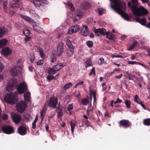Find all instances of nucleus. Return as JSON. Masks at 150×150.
I'll return each mask as SVG.
<instances>
[{
    "label": "nucleus",
    "instance_id": "f257e3e1",
    "mask_svg": "<svg viewBox=\"0 0 150 150\" xmlns=\"http://www.w3.org/2000/svg\"><path fill=\"white\" fill-rule=\"evenodd\" d=\"M113 6L111 4L110 7L115 12L118 13L125 19L127 21L129 20L128 14L124 11L126 9V3L121 0H113Z\"/></svg>",
    "mask_w": 150,
    "mask_h": 150
},
{
    "label": "nucleus",
    "instance_id": "f03ea898",
    "mask_svg": "<svg viewBox=\"0 0 150 150\" xmlns=\"http://www.w3.org/2000/svg\"><path fill=\"white\" fill-rule=\"evenodd\" d=\"M131 2L130 1L128 2L127 5L129 7L131 8L134 15L141 16L148 13V10L143 7H137V0H131Z\"/></svg>",
    "mask_w": 150,
    "mask_h": 150
},
{
    "label": "nucleus",
    "instance_id": "7ed1b4c3",
    "mask_svg": "<svg viewBox=\"0 0 150 150\" xmlns=\"http://www.w3.org/2000/svg\"><path fill=\"white\" fill-rule=\"evenodd\" d=\"M17 94L16 91L11 92L7 94L4 97L5 101L8 103L15 104L17 97Z\"/></svg>",
    "mask_w": 150,
    "mask_h": 150
},
{
    "label": "nucleus",
    "instance_id": "20e7f679",
    "mask_svg": "<svg viewBox=\"0 0 150 150\" xmlns=\"http://www.w3.org/2000/svg\"><path fill=\"white\" fill-rule=\"evenodd\" d=\"M18 85V81L15 79H12L9 82L6 86V90L7 91H12Z\"/></svg>",
    "mask_w": 150,
    "mask_h": 150
},
{
    "label": "nucleus",
    "instance_id": "39448f33",
    "mask_svg": "<svg viewBox=\"0 0 150 150\" xmlns=\"http://www.w3.org/2000/svg\"><path fill=\"white\" fill-rule=\"evenodd\" d=\"M58 102L57 98H54V96L50 97L48 101H46L45 103H47V105L50 107L53 108L54 109L56 108L57 104Z\"/></svg>",
    "mask_w": 150,
    "mask_h": 150
},
{
    "label": "nucleus",
    "instance_id": "423d86ee",
    "mask_svg": "<svg viewBox=\"0 0 150 150\" xmlns=\"http://www.w3.org/2000/svg\"><path fill=\"white\" fill-rule=\"evenodd\" d=\"M27 106V103L23 101H21L16 105L17 111L21 113L23 112L25 110Z\"/></svg>",
    "mask_w": 150,
    "mask_h": 150
},
{
    "label": "nucleus",
    "instance_id": "0eeeda50",
    "mask_svg": "<svg viewBox=\"0 0 150 150\" xmlns=\"http://www.w3.org/2000/svg\"><path fill=\"white\" fill-rule=\"evenodd\" d=\"M27 85L25 82H21L17 88V91L20 94L24 93L27 90Z\"/></svg>",
    "mask_w": 150,
    "mask_h": 150
},
{
    "label": "nucleus",
    "instance_id": "6e6552de",
    "mask_svg": "<svg viewBox=\"0 0 150 150\" xmlns=\"http://www.w3.org/2000/svg\"><path fill=\"white\" fill-rule=\"evenodd\" d=\"M2 129L4 133L7 134H11L14 132L13 127L8 125H5L2 126Z\"/></svg>",
    "mask_w": 150,
    "mask_h": 150
},
{
    "label": "nucleus",
    "instance_id": "1a4fd4ad",
    "mask_svg": "<svg viewBox=\"0 0 150 150\" xmlns=\"http://www.w3.org/2000/svg\"><path fill=\"white\" fill-rule=\"evenodd\" d=\"M19 8V5L17 3H14L12 4L10 6L9 14L11 16H13L15 13V11Z\"/></svg>",
    "mask_w": 150,
    "mask_h": 150
},
{
    "label": "nucleus",
    "instance_id": "9d476101",
    "mask_svg": "<svg viewBox=\"0 0 150 150\" xmlns=\"http://www.w3.org/2000/svg\"><path fill=\"white\" fill-rule=\"evenodd\" d=\"M20 68L21 67L18 66L13 67L10 70V74L13 76H17L20 71Z\"/></svg>",
    "mask_w": 150,
    "mask_h": 150
},
{
    "label": "nucleus",
    "instance_id": "9b49d317",
    "mask_svg": "<svg viewBox=\"0 0 150 150\" xmlns=\"http://www.w3.org/2000/svg\"><path fill=\"white\" fill-rule=\"evenodd\" d=\"M64 44L62 42L59 43L57 47V53L59 57L61 56L63 52Z\"/></svg>",
    "mask_w": 150,
    "mask_h": 150
},
{
    "label": "nucleus",
    "instance_id": "f8f14e48",
    "mask_svg": "<svg viewBox=\"0 0 150 150\" xmlns=\"http://www.w3.org/2000/svg\"><path fill=\"white\" fill-rule=\"evenodd\" d=\"M119 124L120 127L123 126L127 128L129 127L132 124L128 120H123L120 121Z\"/></svg>",
    "mask_w": 150,
    "mask_h": 150
},
{
    "label": "nucleus",
    "instance_id": "ddd939ff",
    "mask_svg": "<svg viewBox=\"0 0 150 150\" xmlns=\"http://www.w3.org/2000/svg\"><path fill=\"white\" fill-rule=\"evenodd\" d=\"M80 31L82 34L84 36H87L88 34V29L86 25H83L81 27Z\"/></svg>",
    "mask_w": 150,
    "mask_h": 150
},
{
    "label": "nucleus",
    "instance_id": "4468645a",
    "mask_svg": "<svg viewBox=\"0 0 150 150\" xmlns=\"http://www.w3.org/2000/svg\"><path fill=\"white\" fill-rule=\"evenodd\" d=\"M80 30V26L78 25H76L72 26L69 30V33L71 34L72 33L77 32Z\"/></svg>",
    "mask_w": 150,
    "mask_h": 150
},
{
    "label": "nucleus",
    "instance_id": "2eb2a0df",
    "mask_svg": "<svg viewBox=\"0 0 150 150\" xmlns=\"http://www.w3.org/2000/svg\"><path fill=\"white\" fill-rule=\"evenodd\" d=\"M12 118L14 122L16 124L19 123L22 119L21 116L16 113L13 114L12 116Z\"/></svg>",
    "mask_w": 150,
    "mask_h": 150
},
{
    "label": "nucleus",
    "instance_id": "dca6fc26",
    "mask_svg": "<svg viewBox=\"0 0 150 150\" xmlns=\"http://www.w3.org/2000/svg\"><path fill=\"white\" fill-rule=\"evenodd\" d=\"M18 133L21 135H24L27 133V129L25 127L21 126L18 129Z\"/></svg>",
    "mask_w": 150,
    "mask_h": 150
},
{
    "label": "nucleus",
    "instance_id": "f3484780",
    "mask_svg": "<svg viewBox=\"0 0 150 150\" xmlns=\"http://www.w3.org/2000/svg\"><path fill=\"white\" fill-rule=\"evenodd\" d=\"M47 109V103H45L44 105V107L40 112V115L41 117L42 121L44 119Z\"/></svg>",
    "mask_w": 150,
    "mask_h": 150
},
{
    "label": "nucleus",
    "instance_id": "a211bd4d",
    "mask_svg": "<svg viewBox=\"0 0 150 150\" xmlns=\"http://www.w3.org/2000/svg\"><path fill=\"white\" fill-rule=\"evenodd\" d=\"M11 51L10 49L8 47H6L2 50L3 54L6 56H8L11 53Z\"/></svg>",
    "mask_w": 150,
    "mask_h": 150
},
{
    "label": "nucleus",
    "instance_id": "6ab92c4d",
    "mask_svg": "<svg viewBox=\"0 0 150 150\" xmlns=\"http://www.w3.org/2000/svg\"><path fill=\"white\" fill-rule=\"evenodd\" d=\"M136 21L137 22L140 23L142 25L145 26L146 25V19L145 17H144L142 19L137 18L136 19Z\"/></svg>",
    "mask_w": 150,
    "mask_h": 150
},
{
    "label": "nucleus",
    "instance_id": "aec40b11",
    "mask_svg": "<svg viewBox=\"0 0 150 150\" xmlns=\"http://www.w3.org/2000/svg\"><path fill=\"white\" fill-rule=\"evenodd\" d=\"M33 3L37 9H40V6H43V4L40 0H36L33 2Z\"/></svg>",
    "mask_w": 150,
    "mask_h": 150
},
{
    "label": "nucleus",
    "instance_id": "412c9836",
    "mask_svg": "<svg viewBox=\"0 0 150 150\" xmlns=\"http://www.w3.org/2000/svg\"><path fill=\"white\" fill-rule=\"evenodd\" d=\"M70 126L71 129V132L72 134L73 133L75 127L77 123V122L74 120L72 119L70 121Z\"/></svg>",
    "mask_w": 150,
    "mask_h": 150
},
{
    "label": "nucleus",
    "instance_id": "4be33fe9",
    "mask_svg": "<svg viewBox=\"0 0 150 150\" xmlns=\"http://www.w3.org/2000/svg\"><path fill=\"white\" fill-rule=\"evenodd\" d=\"M74 52V49L73 47L68 48L67 50V54L68 57H70L72 56Z\"/></svg>",
    "mask_w": 150,
    "mask_h": 150
},
{
    "label": "nucleus",
    "instance_id": "5701e85b",
    "mask_svg": "<svg viewBox=\"0 0 150 150\" xmlns=\"http://www.w3.org/2000/svg\"><path fill=\"white\" fill-rule=\"evenodd\" d=\"M65 4L68 6L71 11H74L75 10V9L74 8V5L70 2H67V3H64Z\"/></svg>",
    "mask_w": 150,
    "mask_h": 150
},
{
    "label": "nucleus",
    "instance_id": "b1692460",
    "mask_svg": "<svg viewBox=\"0 0 150 150\" xmlns=\"http://www.w3.org/2000/svg\"><path fill=\"white\" fill-rule=\"evenodd\" d=\"M8 42V40L5 39H2L0 40V48L4 47Z\"/></svg>",
    "mask_w": 150,
    "mask_h": 150
},
{
    "label": "nucleus",
    "instance_id": "393cba45",
    "mask_svg": "<svg viewBox=\"0 0 150 150\" xmlns=\"http://www.w3.org/2000/svg\"><path fill=\"white\" fill-rule=\"evenodd\" d=\"M30 93L28 92H26V93H25L24 95V97L25 100L28 101L30 102Z\"/></svg>",
    "mask_w": 150,
    "mask_h": 150
},
{
    "label": "nucleus",
    "instance_id": "a878e982",
    "mask_svg": "<svg viewBox=\"0 0 150 150\" xmlns=\"http://www.w3.org/2000/svg\"><path fill=\"white\" fill-rule=\"evenodd\" d=\"M21 16L23 18L30 23H33L34 22V21L31 18L27 16L21 15Z\"/></svg>",
    "mask_w": 150,
    "mask_h": 150
},
{
    "label": "nucleus",
    "instance_id": "bb28decb",
    "mask_svg": "<svg viewBox=\"0 0 150 150\" xmlns=\"http://www.w3.org/2000/svg\"><path fill=\"white\" fill-rule=\"evenodd\" d=\"M63 67V65L62 63L57 64L53 67V68L54 69L55 68V70L56 71L60 70L62 67Z\"/></svg>",
    "mask_w": 150,
    "mask_h": 150
},
{
    "label": "nucleus",
    "instance_id": "cd10ccee",
    "mask_svg": "<svg viewBox=\"0 0 150 150\" xmlns=\"http://www.w3.org/2000/svg\"><path fill=\"white\" fill-rule=\"evenodd\" d=\"M5 28L4 27L0 28V38H2L5 35Z\"/></svg>",
    "mask_w": 150,
    "mask_h": 150
},
{
    "label": "nucleus",
    "instance_id": "c85d7f7f",
    "mask_svg": "<svg viewBox=\"0 0 150 150\" xmlns=\"http://www.w3.org/2000/svg\"><path fill=\"white\" fill-rule=\"evenodd\" d=\"M33 27L34 30H35L39 33H40L41 31L40 30L42 29V28L40 27L37 25H33Z\"/></svg>",
    "mask_w": 150,
    "mask_h": 150
},
{
    "label": "nucleus",
    "instance_id": "c756f323",
    "mask_svg": "<svg viewBox=\"0 0 150 150\" xmlns=\"http://www.w3.org/2000/svg\"><path fill=\"white\" fill-rule=\"evenodd\" d=\"M57 55L54 53L52 52L50 57L51 62L53 63L56 60V56Z\"/></svg>",
    "mask_w": 150,
    "mask_h": 150
},
{
    "label": "nucleus",
    "instance_id": "7c9ffc66",
    "mask_svg": "<svg viewBox=\"0 0 150 150\" xmlns=\"http://www.w3.org/2000/svg\"><path fill=\"white\" fill-rule=\"evenodd\" d=\"M66 45L68 46V48L73 47L72 43L70 40L68 39H67L66 41Z\"/></svg>",
    "mask_w": 150,
    "mask_h": 150
},
{
    "label": "nucleus",
    "instance_id": "2f4dec72",
    "mask_svg": "<svg viewBox=\"0 0 150 150\" xmlns=\"http://www.w3.org/2000/svg\"><path fill=\"white\" fill-rule=\"evenodd\" d=\"M143 124L145 125H150V118H147L143 120Z\"/></svg>",
    "mask_w": 150,
    "mask_h": 150
},
{
    "label": "nucleus",
    "instance_id": "473e14b6",
    "mask_svg": "<svg viewBox=\"0 0 150 150\" xmlns=\"http://www.w3.org/2000/svg\"><path fill=\"white\" fill-rule=\"evenodd\" d=\"M76 16L80 18L82 16L83 13L81 11L77 9L76 11Z\"/></svg>",
    "mask_w": 150,
    "mask_h": 150
},
{
    "label": "nucleus",
    "instance_id": "72a5a7b5",
    "mask_svg": "<svg viewBox=\"0 0 150 150\" xmlns=\"http://www.w3.org/2000/svg\"><path fill=\"white\" fill-rule=\"evenodd\" d=\"M89 103V100L87 99L84 98L82 100V103L84 105H86Z\"/></svg>",
    "mask_w": 150,
    "mask_h": 150
},
{
    "label": "nucleus",
    "instance_id": "f704fd0d",
    "mask_svg": "<svg viewBox=\"0 0 150 150\" xmlns=\"http://www.w3.org/2000/svg\"><path fill=\"white\" fill-rule=\"evenodd\" d=\"M105 12V10L101 8H98V14L100 15H102Z\"/></svg>",
    "mask_w": 150,
    "mask_h": 150
},
{
    "label": "nucleus",
    "instance_id": "c9c22d12",
    "mask_svg": "<svg viewBox=\"0 0 150 150\" xmlns=\"http://www.w3.org/2000/svg\"><path fill=\"white\" fill-rule=\"evenodd\" d=\"M7 4V1H5V2H4L3 3V8L4 10V11L6 13L7 12L8 7H7L6 6Z\"/></svg>",
    "mask_w": 150,
    "mask_h": 150
},
{
    "label": "nucleus",
    "instance_id": "e433bc0d",
    "mask_svg": "<svg viewBox=\"0 0 150 150\" xmlns=\"http://www.w3.org/2000/svg\"><path fill=\"white\" fill-rule=\"evenodd\" d=\"M53 69V68H50L47 71L48 73L51 74H54L56 73V71H55V70H54V69Z\"/></svg>",
    "mask_w": 150,
    "mask_h": 150
},
{
    "label": "nucleus",
    "instance_id": "4c0bfd02",
    "mask_svg": "<svg viewBox=\"0 0 150 150\" xmlns=\"http://www.w3.org/2000/svg\"><path fill=\"white\" fill-rule=\"evenodd\" d=\"M125 103L127 108H130L131 102L130 100H126L125 102Z\"/></svg>",
    "mask_w": 150,
    "mask_h": 150
},
{
    "label": "nucleus",
    "instance_id": "58836bf2",
    "mask_svg": "<svg viewBox=\"0 0 150 150\" xmlns=\"http://www.w3.org/2000/svg\"><path fill=\"white\" fill-rule=\"evenodd\" d=\"M47 79L49 82L51 81L52 80L54 79V76L50 75H48Z\"/></svg>",
    "mask_w": 150,
    "mask_h": 150
},
{
    "label": "nucleus",
    "instance_id": "ea45409f",
    "mask_svg": "<svg viewBox=\"0 0 150 150\" xmlns=\"http://www.w3.org/2000/svg\"><path fill=\"white\" fill-rule=\"evenodd\" d=\"M99 30H100L99 32H100V34L103 36L105 35L106 30L104 28H99Z\"/></svg>",
    "mask_w": 150,
    "mask_h": 150
},
{
    "label": "nucleus",
    "instance_id": "a19ab883",
    "mask_svg": "<svg viewBox=\"0 0 150 150\" xmlns=\"http://www.w3.org/2000/svg\"><path fill=\"white\" fill-rule=\"evenodd\" d=\"M38 48L39 50L38 52H39L41 57L43 58H44L45 57V55L43 51L40 49V48L39 47H38Z\"/></svg>",
    "mask_w": 150,
    "mask_h": 150
},
{
    "label": "nucleus",
    "instance_id": "79ce46f5",
    "mask_svg": "<svg viewBox=\"0 0 150 150\" xmlns=\"http://www.w3.org/2000/svg\"><path fill=\"white\" fill-rule=\"evenodd\" d=\"M72 85V83L71 82H69V83L65 84L64 86V88L65 90H67V89L69 88Z\"/></svg>",
    "mask_w": 150,
    "mask_h": 150
},
{
    "label": "nucleus",
    "instance_id": "37998d69",
    "mask_svg": "<svg viewBox=\"0 0 150 150\" xmlns=\"http://www.w3.org/2000/svg\"><path fill=\"white\" fill-rule=\"evenodd\" d=\"M62 110V108L60 110H59V111L58 112L57 115L58 117H60L63 115Z\"/></svg>",
    "mask_w": 150,
    "mask_h": 150
},
{
    "label": "nucleus",
    "instance_id": "c03bdc74",
    "mask_svg": "<svg viewBox=\"0 0 150 150\" xmlns=\"http://www.w3.org/2000/svg\"><path fill=\"white\" fill-rule=\"evenodd\" d=\"M86 44L89 47H92L93 45V42L90 40H88L86 42Z\"/></svg>",
    "mask_w": 150,
    "mask_h": 150
},
{
    "label": "nucleus",
    "instance_id": "a18cd8bd",
    "mask_svg": "<svg viewBox=\"0 0 150 150\" xmlns=\"http://www.w3.org/2000/svg\"><path fill=\"white\" fill-rule=\"evenodd\" d=\"M115 37L114 34L111 33L110 35L108 36V38L111 40H113L115 38Z\"/></svg>",
    "mask_w": 150,
    "mask_h": 150
},
{
    "label": "nucleus",
    "instance_id": "49530a36",
    "mask_svg": "<svg viewBox=\"0 0 150 150\" xmlns=\"http://www.w3.org/2000/svg\"><path fill=\"white\" fill-rule=\"evenodd\" d=\"M134 101L135 102H137L138 104H139L140 101H141L139 100V96L137 95H136L135 96H134Z\"/></svg>",
    "mask_w": 150,
    "mask_h": 150
},
{
    "label": "nucleus",
    "instance_id": "de8ad7c7",
    "mask_svg": "<svg viewBox=\"0 0 150 150\" xmlns=\"http://www.w3.org/2000/svg\"><path fill=\"white\" fill-rule=\"evenodd\" d=\"M100 30H99V28L97 29H95L94 30V32L95 33L96 36H99L100 35V33L99 32Z\"/></svg>",
    "mask_w": 150,
    "mask_h": 150
},
{
    "label": "nucleus",
    "instance_id": "09e8293b",
    "mask_svg": "<svg viewBox=\"0 0 150 150\" xmlns=\"http://www.w3.org/2000/svg\"><path fill=\"white\" fill-rule=\"evenodd\" d=\"M23 33L25 36H28L29 35L30 32L29 30L26 29L23 31Z\"/></svg>",
    "mask_w": 150,
    "mask_h": 150
},
{
    "label": "nucleus",
    "instance_id": "8fccbe9b",
    "mask_svg": "<svg viewBox=\"0 0 150 150\" xmlns=\"http://www.w3.org/2000/svg\"><path fill=\"white\" fill-rule=\"evenodd\" d=\"M104 59L103 57L100 58L98 61V64L99 65H101L104 62Z\"/></svg>",
    "mask_w": 150,
    "mask_h": 150
},
{
    "label": "nucleus",
    "instance_id": "3c124183",
    "mask_svg": "<svg viewBox=\"0 0 150 150\" xmlns=\"http://www.w3.org/2000/svg\"><path fill=\"white\" fill-rule=\"evenodd\" d=\"M92 74H93L94 75H95V68L94 67H93L91 71L89 74V76H91Z\"/></svg>",
    "mask_w": 150,
    "mask_h": 150
},
{
    "label": "nucleus",
    "instance_id": "603ef678",
    "mask_svg": "<svg viewBox=\"0 0 150 150\" xmlns=\"http://www.w3.org/2000/svg\"><path fill=\"white\" fill-rule=\"evenodd\" d=\"M133 77H135V76L133 75H131V73H128L127 75V78L129 79V80H134L131 78Z\"/></svg>",
    "mask_w": 150,
    "mask_h": 150
},
{
    "label": "nucleus",
    "instance_id": "864d4df0",
    "mask_svg": "<svg viewBox=\"0 0 150 150\" xmlns=\"http://www.w3.org/2000/svg\"><path fill=\"white\" fill-rule=\"evenodd\" d=\"M73 108V105L71 104H70L67 107V110L69 111L70 112Z\"/></svg>",
    "mask_w": 150,
    "mask_h": 150
},
{
    "label": "nucleus",
    "instance_id": "5fc2aeb1",
    "mask_svg": "<svg viewBox=\"0 0 150 150\" xmlns=\"http://www.w3.org/2000/svg\"><path fill=\"white\" fill-rule=\"evenodd\" d=\"M8 115L5 114H3L2 115L1 118L3 120H5L7 119Z\"/></svg>",
    "mask_w": 150,
    "mask_h": 150
},
{
    "label": "nucleus",
    "instance_id": "6e6d98bb",
    "mask_svg": "<svg viewBox=\"0 0 150 150\" xmlns=\"http://www.w3.org/2000/svg\"><path fill=\"white\" fill-rule=\"evenodd\" d=\"M93 110V106H91V103H90L89 106L88 107V110H87V112L88 111H91Z\"/></svg>",
    "mask_w": 150,
    "mask_h": 150
},
{
    "label": "nucleus",
    "instance_id": "4d7b16f0",
    "mask_svg": "<svg viewBox=\"0 0 150 150\" xmlns=\"http://www.w3.org/2000/svg\"><path fill=\"white\" fill-rule=\"evenodd\" d=\"M43 63V61L42 60H39L36 62V64L37 65H41Z\"/></svg>",
    "mask_w": 150,
    "mask_h": 150
},
{
    "label": "nucleus",
    "instance_id": "13d9d810",
    "mask_svg": "<svg viewBox=\"0 0 150 150\" xmlns=\"http://www.w3.org/2000/svg\"><path fill=\"white\" fill-rule=\"evenodd\" d=\"M86 63L87 64V66H86V68L87 67L90 66L91 65V62L89 60L86 61Z\"/></svg>",
    "mask_w": 150,
    "mask_h": 150
},
{
    "label": "nucleus",
    "instance_id": "bf43d9fd",
    "mask_svg": "<svg viewBox=\"0 0 150 150\" xmlns=\"http://www.w3.org/2000/svg\"><path fill=\"white\" fill-rule=\"evenodd\" d=\"M122 102V100L118 98H117V100L114 102V103L116 104L117 103H120Z\"/></svg>",
    "mask_w": 150,
    "mask_h": 150
},
{
    "label": "nucleus",
    "instance_id": "052dcab7",
    "mask_svg": "<svg viewBox=\"0 0 150 150\" xmlns=\"http://www.w3.org/2000/svg\"><path fill=\"white\" fill-rule=\"evenodd\" d=\"M4 68V66L2 63L0 62V72H1Z\"/></svg>",
    "mask_w": 150,
    "mask_h": 150
},
{
    "label": "nucleus",
    "instance_id": "680f3d73",
    "mask_svg": "<svg viewBox=\"0 0 150 150\" xmlns=\"http://www.w3.org/2000/svg\"><path fill=\"white\" fill-rule=\"evenodd\" d=\"M137 41H135L132 44V46L134 48L137 45Z\"/></svg>",
    "mask_w": 150,
    "mask_h": 150
},
{
    "label": "nucleus",
    "instance_id": "e2e57ef3",
    "mask_svg": "<svg viewBox=\"0 0 150 150\" xmlns=\"http://www.w3.org/2000/svg\"><path fill=\"white\" fill-rule=\"evenodd\" d=\"M40 1L42 2L43 4V5L44 4H47L48 3V1L47 0H40Z\"/></svg>",
    "mask_w": 150,
    "mask_h": 150
},
{
    "label": "nucleus",
    "instance_id": "0e129e2a",
    "mask_svg": "<svg viewBox=\"0 0 150 150\" xmlns=\"http://www.w3.org/2000/svg\"><path fill=\"white\" fill-rule=\"evenodd\" d=\"M92 94H93V98L94 101H95V100L96 98V92H95L94 91H93L92 92Z\"/></svg>",
    "mask_w": 150,
    "mask_h": 150
},
{
    "label": "nucleus",
    "instance_id": "69168bd1",
    "mask_svg": "<svg viewBox=\"0 0 150 150\" xmlns=\"http://www.w3.org/2000/svg\"><path fill=\"white\" fill-rule=\"evenodd\" d=\"M111 32L110 31H107L105 32V35H106V37L107 38H108V36L110 35V33H111Z\"/></svg>",
    "mask_w": 150,
    "mask_h": 150
},
{
    "label": "nucleus",
    "instance_id": "338daca9",
    "mask_svg": "<svg viewBox=\"0 0 150 150\" xmlns=\"http://www.w3.org/2000/svg\"><path fill=\"white\" fill-rule=\"evenodd\" d=\"M29 12L33 16L35 13V11L32 9H30L29 10Z\"/></svg>",
    "mask_w": 150,
    "mask_h": 150
},
{
    "label": "nucleus",
    "instance_id": "774afa93",
    "mask_svg": "<svg viewBox=\"0 0 150 150\" xmlns=\"http://www.w3.org/2000/svg\"><path fill=\"white\" fill-rule=\"evenodd\" d=\"M146 50L148 53L147 56L149 57H150V48H147L146 49Z\"/></svg>",
    "mask_w": 150,
    "mask_h": 150
}]
</instances>
